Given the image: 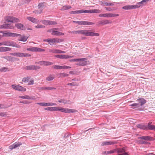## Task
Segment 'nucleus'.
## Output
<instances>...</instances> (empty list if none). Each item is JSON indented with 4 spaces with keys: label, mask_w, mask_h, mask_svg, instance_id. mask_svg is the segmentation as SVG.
<instances>
[{
    "label": "nucleus",
    "mask_w": 155,
    "mask_h": 155,
    "mask_svg": "<svg viewBox=\"0 0 155 155\" xmlns=\"http://www.w3.org/2000/svg\"><path fill=\"white\" fill-rule=\"evenodd\" d=\"M50 111H60L62 112L65 113H75L78 112V111L75 109L64 108L61 107H50Z\"/></svg>",
    "instance_id": "1"
},
{
    "label": "nucleus",
    "mask_w": 155,
    "mask_h": 155,
    "mask_svg": "<svg viewBox=\"0 0 155 155\" xmlns=\"http://www.w3.org/2000/svg\"><path fill=\"white\" fill-rule=\"evenodd\" d=\"M73 33L81 34L87 36H98L99 34L93 32L91 30H84L79 31H72Z\"/></svg>",
    "instance_id": "2"
},
{
    "label": "nucleus",
    "mask_w": 155,
    "mask_h": 155,
    "mask_svg": "<svg viewBox=\"0 0 155 155\" xmlns=\"http://www.w3.org/2000/svg\"><path fill=\"white\" fill-rule=\"evenodd\" d=\"M126 151V148H119L110 151V154L113 153L117 152L118 155H128L127 153L125 152Z\"/></svg>",
    "instance_id": "3"
},
{
    "label": "nucleus",
    "mask_w": 155,
    "mask_h": 155,
    "mask_svg": "<svg viewBox=\"0 0 155 155\" xmlns=\"http://www.w3.org/2000/svg\"><path fill=\"white\" fill-rule=\"evenodd\" d=\"M138 101L139 102V103H134L131 105H130V106H132L133 108L135 107L139 108L146 103V100L143 98H139L138 100Z\"/></svg>",
    "instance_id": "4"
},
{
    "label": "nucleus",
    "mask_w": 155,
    "mask_h": 155,
    "mask_svg": "<svg viewBox=\"0 0 155 155\" xmlns=\"http://www.w3.org/2000/svg\"><path fill=\"white\" fill-rule=\"evenodd\" d=\"M152 122H149L147 126L142 124H139L137 126L138 127L142 129H148L151 130H153L155 131V126L151 125Z\"/></svg>",
    "instance_id": "5"
},
{
    "label": "nucleus",
    "mask_w": 155,
    "mask_h": 155,
    "mask_svg": "<svg viewBox=\"0 0 155 155\" xmlns=\"http://www.w3.org/2000/svg\"><path fill=\"white\" fill-rule=\"evenodd\" d=\"M58 28H53L48 30V32H51V35H64V34L58 31Z\"/></svg>",
    "instance_id": "6"
},
{
    "label": "nucleus",
    "mask_w": 155,
    "mask_h": 155,
    "mask_svg": "<svg viewBox=\"0 0 155 155\" xmlns=\"http://www.w3.org/2000/svg\"><path fill=\"white\" fill-rule=\"evenodd\" d=\"M11 54L12 55L20 57H27L31 56V55L29 54L21 52L12 53H11Z\"/></svg>",
    "instance_id": "7"
},
{
    "label": "nucleus",
    "mask_w": 155,
    "mask_h": 155,
    "mask_svg": "<svg viewBox=\"0 0 155 155\" xmlns=\"http://www.w3.org/2000/svg\"><path fill=\"white\" fill-rule=\"evenodd\" d=\"M2 45H4L7 46H11L14 47H15L17 48H20L21 46L16 44L15 42L13 41H6L4 42Z\"/></svg>",
    "instance_id": "8"
},
{
    "label": "nucleus",
    "mask_w": 155,
    "mask_h": 155,
    "mask_svg": "<svg viewBox=\"0 0 155 155\" xmlns=\"http://www.w3.org/2000/svg\"><path fill=\"white\" fill-rule=\"evenodd\" d=\"M87 59L86 58H78L77 61L79 62L77 63L76 65L82 66L86 65L87 63Z\"/></svg>",
    "instance_id": "9"
},
{
    "label": "nucleus",
    "mask_w": 155,
    "mask_h": 155,
    "mask_svg": "<svg viewBox=\"0 0 155 155\" xmlns=\"http://www.w3.org/2000/svg\"><path fill=\"white\" fill-rule=\"evenodd\" d=\"M5 20L8 21L12 22H18L19 21V19L14 17L8 16L5 18Z\"/></svg>",
    "instance_id": "10"
},
{
    "label": "nucleus",
    "mask_w": 155,
    "mask_h": 155,
    "mask_svg": "<svg viewBox=\"0 0 155 155\" xmlns=\"http://www.w3.org/2000/svg\"><path fill=\"white\" fill-rule=\"evenodd\" d=\"M12 87L15 90L21 91H25L26 89L16 84H12Z\"/></svg>",
    "instance_id": "11"
},
{
    "label": "nucleus",
    "mask_w": 155,
    "mask_h": 155,
    "mask_svg": "<svg viewBox=\"0 0 155 155\" xmlns=\"http://www.w3.org/2000/svg\"><path fill=\"white\" fill-rule=\"evenodd\" d=\"M74 23H77L79 25H91L94 24V23L90 22L87 21H74Z\"/></svg>",
    "instance_id": "12"
},
{
    "label": "nucleus",
    "mask_w": 155,
    "mask_h": 155,
    "mask_svg": "<svg viewBox=\"0 0 155 155\" xmlns=\"http://www.w3.org/2000/svg\"><path fill=\"white\" fill-rule=\"evenodd\" d=\"M49 51L50 53L54 54H61L65 53V52L64 51H62L56 48L50 49L49 50Z\"/></svg>",
    "instance_id": "13"
},
{
    "label": "nucleus",
    "mask_w": 155,
    "mask_h": 155,
    "mask_svg": "<svg viewBox=\"0 0 155 155\" xmlns=\"http://www.w3.org/2000/svg\"><path fill=\"white\" fill-rule=\"evenodd\" d=\"M40 106H56L57 104L55 103H54L52 102H48V103H45V102H41V103H37Z\"/></svg>",
    "instance_id": "14"
},
{
    "label": "nucleus",
    "mask_w": 155,
    "mask_h": 155,
    "mask_svg": "<svg viewBox=\"0 0 155 155\" xmlns=\"http://www.w3.org/2000/svg\"><path fill=\"white\" fill-rule=\"evenodd\" d=\"M18 40L22 41H25L28 38V36L25 35H20L18 34Z\"/></svg>",
    "instance_id": "15"
},
{
    "label": "nucleus",
    "mask_w": 155,
    "mask_h": 155,
    "mask_svg": "<svg viewBox=\"0 0 155 155\" xmlns=\"http://www.w3.org/2000/svg\"><path fill=\"white\" fill-rule=\"evenodd\" d=\"M28 51H43L45 50L43 49L36 47H31L28 48L27 49Z\"/></svg>",
    "instance_id": "16"
},
{
    "label": "nucleus",
    "mask_w": 155,
    "mask_h": 155,
    "mask_svg": "<svg viewBox=\"0 0 155 155\" xmlns=\"http://www.w3.org/2000/svg\"><path fill=\"white\" fill-rule=\"evenodd\" d=\"M99 4L101 5L104 6H109L113 5L114 4L111 3H108L106 1L102 0L100 1L99 2Z\"/></svg>",
    "instance_id": "17"
},
{
    "label": "nucleus",
    "mask_w": 155,
    "mask_h": 155,
    "mask_svg": "<svg viewBox=\"0 0 155 155\" xmlns=\"http://www.w3.org/2000/svg\"><path fill=\"white\" fill-rule=\"evenodd\" d=\"M35 63L39 64L41 65L44 66H48L53 64V63L52 62L46 61H40L38 62H36Z\"/></svg>",
    "instance_id": "18"
},
{
    "label": "nucleus",
    "mask_w": 155,
    "mask_h": 155,
    "mask_svg": "<svg viewBox=\"0 0 155 155\" xmlns=\"http://www.w3.org/2000/svg\"><path fill=\"white\" fill-rule=\"evenodd\" d=\"M41 22L43 24L46 25H55L56 24V23L55 21L49 20H42Z\"/></svg>",
    "instance_id": "19"
},
{
    "label": "nucleus",
    "mask_w": 155,
    "mask_h": 155,
    "mask_svg": "<svg viewBox=\"0 0 155 155\" xmlns=\"http://www.w3.org/2000/svg\"><path fill=\"white\" fill-rule=\"evenodd\" d=\"M53 68L55 69H67L68 68H71V67L67 66L65 65L64 66H59V65H54L53 66Z\"/></svg>",
    "instance_id": "20"
},
{
    "label": "nucleus",
    "mask_w": 155,
    "mask_h": 155,
    "mask_svg": "<svg viewBox=\"0 0 155 155\" xmlns=\"http://www.w3.org/2000/svg\"><path fill=\"white\" fill-rule=\"evenodd\" d=\"M21 143L20 142H16L14 143L13 145L9 146V148L12 150L13 149L16 148L21 145Z\"/></svg>",
    "instance_id": "21"
},
{
    "label": "nucleus",
    "mask_w": 155,
    "mask_h": 155,
    "mask_svg": "<svg viewBox=\"0 0 155 155\" xmlns=\"http://www.w3.org/2000/svg\"><path fill=\"white\" fill-rule=\"evenodd\" d=\"M26 18L30 21L34 23H39V21L35 18L31 17H27Z\"/></svg>",
    "instance_id": "22"
},
{
    "label": "nucleus",
    "mask_w": 155,
    "mask_h": 155,
    "mask_svg": "<svg viewBox=\"0 0 155 155\" xmlns=\"http://www.w3.org/2000/svg\"><path fill=\"white\" fill-rule=\"evenodd\" d=\"M116 143V142L113 141H106L103 142L101 144L102 146H107L113 145Z\"/></svg>",
    "instance_id": "23"
},
{
    "label": "nucleus",
    "mask_w": 155,
    "mask_h": 155,
    "mask_svg": "<svg viewBox=\"0 0 155 155\" xmlns=\"http://www.w3.org/2000/svg\"><path fill=\"white\" fill-rule=\"evenodd\" d=\"M45 5V3H41L38 5V7L39 10L38 11L37 13L40 14L41 12V11L44 8V6Z\"/></svg>",
    "instance_id": "24"
},
{
    "label": "nucleus",
    "mask_w": 155,
    "mask_h": 155,
    "mask_svg": "<svg viewBox=\"0 0 155 155\" xmlns=\"http://www.w3.org/2000/svg\"><path fill=\"white\" fill-rule=\"evenodd\" d=\"M19 97L21 98L29 100H35V96H30L28 95L20 96Z\"/></svg>",
    "instance_id": "25"
},
{
    "label": "nucleus",
    "mask_w": 155,
    "mask_h": 155,
    "mask_svg": "<svg viewBox=\"0 0 155 155\" xmlns=\"http://www.w3.org/2000/svg\"><path fill=\"white\" fill-rule=\"evenodd\" d=\"M86 13H100L101 12V11L99 9H93L89 10H86Z\"/></svg>",
    "instance_id": "26"
},
{
    "label": "nucleus",
    "mask_w": 155,
    "mask_h": 155,
    "mask_svg": "<svg viewBox=\"0 0 155 155\" xmlns=\"http://www.w3.org/2000/svg\"><path fill=\"white\" fill-rule=\"evenodd\" d=\"M15 26L18 29L22 30H25V28L23 25L21 23H17L15 24Z\"/></svg>",
    "instance_id": "27"
},
{
    "label": "nucleus",
    "mask_w": 155,
    "mask_h": 155,
    "mask_svg": "<svg viewBox=\"0 0 155 155\" xmlns=\"http://www.w3.org/2000/svg\"><path fill=\"white\" fill-rule=\"evenodd\" d=\"M85 11H86V10H85L82 9V10H76V11H71L70 12V13L71 14H73L82 13H86V12Z\"/></svg>",
    "instance_id": "28"
},
{
    "label": "nucleus",
    "mask_w": 155,
    "mask_h": 155,
    "mask_svg": "<svg viewBox=\"0 0 155 155\" xmlns=\"http://www.w3.org/2000/svg\"><path fill=\"white\" fill-rule=\"evenodd\" d=\"M135 5H129L125 6L122 8L125 10H130L134 8H136Z\"/></svg>",
    "instance_id": "29"
},
{
    "label": "nucleus",
    "mask_w": 155,
    "mask_h": 155,
    "mask_svg": "<svg viewBox=\"0 0 155 155\" xmlns=\"http://www.w3.org/2000/svg\"><path fill=\"white\" fill-rule=\"evenodd\" d=\"M11 48H10L6 47H1L0 48V51H9L11 50Z\"/></svg>",
    "instance_id": "30"
},
{
    "label": "nucleus",
    "mask_w": 155,
    "mask_h": 155,
    "mask_svg": "<svg viewBox=\"0 0 155 155\" xmlns=\"http://www.w3.org/2000/svg\"><path fill=\"white\" fill-rule=\"evenodd\" d=\"M44 41H46L48 42L50 45H51L53 43H54V38H48L44 40Z\"/></svg>",
    "instance_id": "31"
},
{
    "label": "nucleus",
    "mask_w": 155,
    "mask_h": 155,
    "mask_svg": "<svg viewBox=\"0 0 155 155\" xmlns=\"http://www.w3.org/2000/svg\"><path fill=\"white\" fill-rule=\"evenodd\" d=\"M55 78L54 75H50L46 78L47 81H52Z\"/></svg>",
    "instance_id": "32"
},
{
    "label": "nucleus",
    "mask_w": 155,
    "mask_h": 155,
    "mask_svg": "<svg viewBox=\"0 0 155 155\" xmlns=\"http://www.w3.org/2000/svg\"><path fill=\"white\" fill-rule=\"evenodd\" d=\"M74 57V56H69L66 55H61V59H67L68 58H72Z\"/></svg>",
    "instance_id": "33"
},
{
    "label": "nucleus",
    "mask_w": 155,
    "mask_h": 155,
    "mask_svg": "<svg viewBox=\"0 0 155 155\" xmlns=\"http://www.w3.org/2000/svg\"><path fill=\"white\" fill-rule=\"evenodd\" d=\"M99 17L110 18V13H104L102 14H100L99 15Z\"/></svg>",
    "instance_id": "34"
},
{
    "label": "nucleus",
    "mask_w": 155,
    "mask_h": 155,
    "mask_svg": "<svg viewBox=\"0 0 155 155\" xmlns=\"http://www.w3.org/2000/svg\"><path fill=\"white\" fill-rule=\"evenodd\" d=\"M145 5L143 3V2L141 1V2H138L137 3V5H135V8H139L140 6H143V5Z\"/></svg>",
    "instance_id": "35"
},
{
    "label": "nucleus",
    "mask_w": 155,
    "mask_h": 155,
    "mask_svg": "<svg viewBox=\"0 0 155 155\" xmlns=\"http://www.w3.org/2000/svg\"><path fill=\"white\" fill-rule=\"evenodd\" d=\"M54 42L55 43H60L63 42L64 40L63 39L58 38H54Z\"/></svg>",
    "instance_id": "36"
},
{
    "label": "nucleus",
    "mask_w": 155,
    "mask_h": 155,
    "mask_svg": "<svg viewBox=\"0 0 155 155\" xmlns=\"http://www.w3.org/2000/svg\"><path fill=\"white\" fill-rule=\"evenodd\" d=\"M30 77H25L23 78L22 81L24 82L27 83L28 82V81L29 80H30Z\"/></svg>",
    "instance_id": "37"
},
{
    "label": "nucleus",
    "mask_w": 155,
    "mask_h": 155,
    "mask_svg": "<svg viewBox=\"0 0 155 155\" xmlns=\"http://www.w3.org/2000/svg\"><path fill=\"white\" fill-rule=\"evenodd\" d=\"M35 65H31L26 66L25 68L27 70H34Z\"/></svg>",
    "instance_id": "38"
},
{
    "label": "nucleus",
    "mask_w": 155,
    "mask_h": 155,
    "mask_svg": "<svg viewBox=\"0 0 155 155\" xmlns=\"http://www.w3.org/2000/svg\"><path fill=\"white\" fill-rule=\"evenodd\" d=\"M58 102L61 103H63L64 104H69V101L67 100H59L58 101Z\"/></svg>",
    "instance_id": "39"
},
{
    "label": "nucleus",
    "mask_w": 155,
    "mask_h": 155,
    "mask_svg": "<svg viewBox=\"0 0 155 155\" xmlns=\"http://www.w3.org/2000/svg\"><path fill=\"white\" fill-rule=\"evenodd\" d=\"M18 34L10 32L9 36L12 37H18Z\"/></svg>",
    "instance_id": "40"
},
{
    "label": "nucleus",
    "mask_w": 155,
    "mask_h": 155,
    "mask_svg": "<svg viewBox=\"0 0 155 155\" xmlns=\"http://www.w3.org/2000/svg\"><path fill=\"white\" fill-rule=\"evenodd\" d=\"M11 106V104L9 106H5L4 104H0V109H5V108H7L10 106Z\"/></svg>",
    "instance_id": "41"
},
{
    "label": "nucleus",
    "mask_w": 155,
    "mask_h": 155,
    "mask_svg": "<svg viewBox=\"0 0 155 155\" xmlns=\"http://www.w3.org/2000/svg\"><path fill=\"white\" fill-rule=\"evenodd\" d=\"M7 24H4L3 25H0V28L2 29V28H6V29H8L7 26L8 25Z\"/></svg>",
    "instance_id": "42"
},
{
    "label": "nucleus",
    "mask_w": 155,
    "mask_h": 155,
    "mask_svg": "<svg viewBox=\"0 0 155 155\" xmlns=\"http://www.w3.org/2000/svg\"><path fill=\"white\" fill-rule=\"evenodd\" d=\"M140 138L145 140H150V137L149 136H143L140 137Z\"/></svg>",
    "instance_id": "43"
},
{
    "label": "nucleus",
    "mask_w": 155,
    "mask_h": 155,
    "mask_svg": "<svg viewBox=\"0 0 155 155\" xmlns=\"http://www.w3.org/2000/svg\"><path fill=\"white\" fill-rule=\"evenodd\" d=\"M60 77H64L69 76V74L64 73H61L60 74Z\"/></svg>",
    "instance_id": "44"
},
{
    "label": "nucleus",
    "mask_w": 155,
    "mask_h": 155,
    "mask_svg": "<svg viewBox=\"0 0 155 155\" xmlns=\"http://www.w3.org/2000/svg\"><path fill=\"white\" fill-rule=\"evenodd\" d=\"M110 18L117 16L119 15L118 14L110 13Z\"/></svg>",
    "instance_id": "45"
},
{
    "label": "nucleus",
    "mask_w": 155,
    "mask_h": 155,
    "mask_svg": "<svg viewBox=\"0 0 155 155\" xmlns=\"http://www.w3.org/2000/svg\"><path fill=\"white\" fill-rule=\"evenodd\" d=\"M56 88L55 87H45L43 88L44 90H51L53 89H55Z\"/></svg>",
    "instance_id": "46"
},
{
    "label": "nucleus",
    "mask_w": 155,
    "mask_h": 155,
    "mask_svg": "<svg viewBox=\"0 0 155 155\" xmlns=\"http://www.w3.org/2000/svg\"><path fill=\"white\" fill-rule=\"evenodd\" d=\"M35 27L37 28H44L45 26L42 25H37L35 26Z\"/></svg>",
    "instance_id": "47"
},
{
    "label": "nucleus",
    "mask_w": 155,
    "mask_h": 155,
    "mask_svg": "<svg viewBox=\"0 0 155 155\" xmlns=\"http://www.w3.org/2000/svg\"><path fill=\"white\" fill-rule=\"evenodd\" d=\"M9 71L7 67H5L1 68L0 71L3 72H5Z\"/></svg>",
    "instance_id": "48"
},
{
    "label": "nucleus",
    "mask_w": 155,
    "mask_h": 155,
    "mask_svg": "<svg viewBox=\"0 0 155 155\" xmlns=\"http://www.w3.org/2000/svg\"><path fill=\"white\" fill-rule=\"evenodd\" d=\"M109 23L110 21L107 20H105L104 21L101 22V24H102V25L107 24H109Z\"/></svg>",
    "instance_id": "49"
},
{
    "label": "nucleus",
    "mask_w": 155,
    "mask_h": 155,
    "mask_svg": "<svg viewBox=\"0 0 155 155\" xmlns=\"http://www.w3.org/2000/svg\"><path fill=\"white\" fill-rule=\"evenodd\" d=\"M71 8V7L70 6H64L62 9L64 10H66L67 9H70Z\"/></svg>",
    "instance_id": "50"
},
{
    "label": "nucleus",
    "mask_w": 155,
    "mask_h": 155,
    "mask_svg": "<svg viewBox=\"0 0 155 155\" xmlns=\"http://www.w3.org/2000/svg\"><path fill=\"white\" fill-rule=\"evenodd\" d=\"M34 80L33 79H31L30 80V81L28 84V85H31L34 84Z\"/></svg>",
    "instance_id": "51"
},
{
    "label": "nucleus",
    "mask_w": 155,
    "mask_h": 155,
    "mask_svg": "<svg viewBox=\"0 0 155 155\" xmlns=\"http://www.w3.org/2000/svg\"><path fill=\"white\" fill-rule=\"evenodd\" d=\"M8 25L7 27H8V28L9 29H13L14 28V26H13L12 25L10 24H7Z\"/></svg>",
    "instance_id": "52"
},
{
    "label": "nucleus",
    "mask_w": 155,
    "mask_h": 155,
    "mask_svg": "<svg viewBox=\"0 0 155 155\" xmlns=\"http://www.w3.org/2000/svg\"><path fill=\"white\" fill-rule=\"evenodd\" d=\"M10 32H7L4 33V34L3 36L4 37H9V36Z\"/></svg>",
    "instance_id": "53"
},
{
    "label": "nucleus",
    "mask_w": 155,
    "mask_h": 155,
    "mask_svg": "<svg viewBox=\"0 0 155 155\" xmlns=\"http://www.w3.org/2000/svg\"><path fill=\"white\" fill-rule=\"evenodd\" d=\"M68 85H73V86L77 85L75 83H68Z\"/></svg>",
    "instance_id": "54"
},
{
    "label": "nucleus",
    "mask_w": 155,
    "mask_h": 155,
    "mask_svg": "<svg viewBox=\"0 0 155 155\" xmlns=\"http://www.w3.org/2000/svg\"><path fill=\"white\" fill-rule=\"evenodd\" d=\"M69 73L72 74H76V72L75 71H70Z\"/></svg>",
    "instance_id": "55"
},
{
    "label": "nucleus",
    "mask_w": 155,
    "mask_h": 155,
    "mask_svg": "<svg viewBox=\"0 0 155 155\" xmlns=\"http://www.w3.org/2000/svg\"><path fill=\"white\" fill-rule=\"evenodd\" d=\"M149 0H143L142 1L144 4L145 5Z\"/></svg>",
    "instance_id": "56"
},
{
    "label": "nucleus",
    "mask_w": 155,
    "mask_h": 155,
    "mask_svg": "<svg viewBox=\"0 0 155 155\" xmlns=\"http://www.w3.org/2000/svg\"><path fill=\"white\" fill-rule=\"evenodd\" d=\"M105 9L107 10V11H111V10H112L111 8H108V7H105L104 8Z\"/></svg>",
    "instance_id": "57"
},
{
    "label": "nucleus",
    "mask_w": 155,
    "mask_h": 155,
    "mask_svg": "<svg viewBox=\"0 0 155 155\" xmlns=\"http://www.w3.org/2000/svg\"><path fill=\"white\" fill-rule=\"evenodd\" d=\"M6 114L4 113H0V116L2 117H5V116Z\"/></svg>",
    "instance_id": "58"
},
{
    "label": "nucleus",
    "mask_w": 155,
    "mask_h": 155,
    "mask_svg": "<svg viewBox=\"0 0 155 155\" xmlns=\"http://www.w3.org/2000/svg\"><path fill=\"white\" fill-rule=\"evenodd\" d=\"M78 61V58L74 59H71L70 60V61L71 62L72 61Z\"/></svg>",
    "instance_id": "59"
},
{
    "label": "nucleus",
    "mask_w": 155,
    "mask_h": 155,
    "mask_svg": "<svg viewBox=\"0 0 155 155\" xmlns=\"http://www.w3.org/2000/svg\"><path fill=\"white\" fill-rule=\"evenodd\" d=\"M54 57L56 58L61 59V55H59V54L56 55H54Z\"/></svg>",
    "instance_id": "60"
},
{
    "label": "nucleus",
    "mask_w": 155,
    "mask_h": 155,
    "mask_svg": "<svg viewBox=\"0 0 155 155\" xmlns=\"http://www.w3.org/2000/svg\"><path fill=\"white\" fill-rule=\"evenodd\" d=\"M40 68V67L38 66L35 65L34 70H37Z\"/></svg>",
    "instance_id": "61"
},
{
    "label": "nucleus",
    "mask_w": 155,
    "mask_h": 155,
    "mask_svg": "<svg viewBox=\"0 0 155 155\" xmlns=\"http://www.w3.org/2000/svg\"><path fill=\"white\" fill-rule=\"evenodd\" d=\"M69 137V134L68 133L65 134H64V137Z\"/></svg>",
    "instance_id": "62"
},
{
    "label": "nucleus",
    "mask_w": 155,
    "mask_h": 155,
    "mask_svg": "<svg viewBox=\"0 0 155 155\" xmlns=\"http://www.w3.org/2000/svg\"><path fill=\"white\" fill-rule=\"evenodd\" d=\"M147 142H146L144 141H142L141 142H140V143H147Z\"/></svg>",
    "instance_id": "63"
},
{
    "label": "nucleus",
    "mask_w": 155,
    "mask_h": 155,
    "mask_svg": "<svg viewBox=\"0 0 155 155\" xmlns=\"http://www.w3.org/2000/svg\"><path fill=\"white\" fill-rule=\"evenodd\" d=\"M148 155H155V154H153V153H150L147 154Z\"/></svg>",
    "instance_id": "64"
}]
</instances>
